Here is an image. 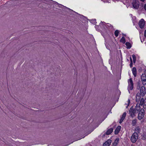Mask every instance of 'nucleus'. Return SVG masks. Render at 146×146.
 Instances as JSON below:
<instances>
[{"label": "nucleus", "instance_id": "18", "mask_svg": "<svg viewBox=\"0 0 146 146\" xmlns=\"http://www.w3.org/2000/svg\"><path fill=\"white\" fill-rule=\"evenodd\" d=\"M137 123V119H134L132 121V124L133 126L135 125Z\"/></svg>", "mask_w": 146, "mask_h": 146}, {"label": "nucleus", "instance_id": "9", "mask_svg": "<svg viewBox=\"0 0 146 146\" xmlns=\"http://www.w3.org/2000/svg\"><path fill=\"white\" fill-rule=\"evenodd\" d=\"M111 142V139H108L103 144V146H109Z\"/></svg>", "mask_w": 146, "mask_h": 146}, {"label": "nucleus", "instance_id": "21", "mask_svg": "<svg viewBox=\"0 0 146 146\" xmlns=\"http://www.w3.org/2000/svg\"><path fill=\"white\" fill-rule=\"evenodd\" d=\"M135 131L138 133L140 132V129L139 127H136V128L135 129Z\"/></svg>", "mask_w": 146, "mask_h": 146}, {"label": "nucleus", "instance_id": "17", "mask_svg": "<svg viewBox=\"0 0 146 146\" xmlns=\"http://www.w3.org/2000/svg\"><path fill=\"white\" fill-rule=\"evenodd\" d=\"M125 45L127 46V48H130L131 47V44L129 42H126Z\"/></svg>", "mask_w": 146, "mask_h": 146}, {"label": "nucleus", "instance_id": "11", "mask_svg": "<svg viewBox=\"0 0 146 146\" xmlns=\"http://www.w3.org/2000/svg\"><path fill=\"white\" fill-rule=\"evenodd\" d=\"M135 108L136 109V110L138 112H139V111L141 109L140 104L139 103H138L136 105Z\"/></svg>", "mask_w": 146, "mask_h": 146}, {"label": "nucleus", "instance_id": "25", "mask_svg": "<svg viewBox=\"0 0 146 146\" xmlns=\"http://www.w3.org/2000/svg\"><path fill=\"white\" fill-rule=\"evenodd\" d=\"M128 105H127V106L126 107V108H128L129 105V104H130V100L129 99L128 100Z\"/></svg>", "mask_w": 146, "mask_h": 146}, {"label": "nucleus", "instance_id": "38", "mask_svg": "<svg viewBox=\"0 0 146 146\" xmlns=\"http://www.w3.org/2000/svg\"><path fill=\"white\" fill-rule=\"evenodd\" d=\"M103 136H105V135H103Z\"/></svg>", "mask_w": 146, "mask_h": 146}, {"label": "nucleus", "instance_id": "4", "mask_svg": "<svg viewBox=\"0 0 146 146\" xmlns=\"http://www.w3.org/2000/svg\"><path fill=\"white\" fill-rule=\"evenodd\" d=\"M144 110L141 108L139 111L138 114V118L139 119H141L144 117Z\"/></svg>", "mask_w": 146, "mask_h": 146}, {"label": "nucleus", "instance_id": "20", "mask_svg": "<svg viewBox=\"0 0 146 146\" xmlns=\"http://www.w3.org/2000/svg\"><path fill=\"white\" fill-rule=\"evenodd\" d=\"M119 31L118 30H116L115 32V35L116 37H117L118 35Z\"/></svg>", "mask_w": 146, "mask_h": 146}, {"label": "nucleus", "instance_id": "22", "mask_svg": "<svg viewBox=\"0 0 146 146\" xmlns=\"http://www.w3.org/2000/svg\"><path fill=\"white\" fill-rule=\"evenodd\" d=\"M124 119H125L124 118L121 117V118L120 119L119 123H122V122H123V120H124Z\"/></svg>", "mask_w": 146, "mask_h": 146}, {"label": "nucleus", "instance_id": "32", "mask_svg": "<svg viewBox=\"0 0 146 146\" xmlns=\"http://www.w3.org/2000/svg\"><path fill=\"white\" fill-rule=\"evenodd\" d=\"M135 61H136V59H135V60L133 59V61L134 63H135Z\"/></svg>", "mask_w": 146, "mask_h": 146}, {"label": "nucleus", "instance_id": "24", "mask_svg": "<svg viewBox=\"0 0 146 146\" xmlns=\"http://www.w3.org/2000/svg\"><path fill=\"white\" fill-rule=\"evenodd\" d=\"M132 58H133V59H136V56H135V55L134 54H133L132 55Z\"/></svg>", "mask_w": 146, "mask_h": 146}, {"label": "nucleus", "instance_id": "2", "mask_svg": "<svg viewBox=\"0 0 146 146\" xmlns=\"http://www.w3.org/2000/svg\"><path fill=\"white\" fill-rule=\"evenodd\" d=\"M138 138V135L137 132L134 133L131 137V140L133 143H135Z\"/></svg>", "mask_w": 146, "mask_h": 146}, {"label": "nucleus", "instance_id": "3", "mask_svg": "<svg viewBox=\"0 0 146 146\" xmlns=\"http://www.w3.org/2000/svg\"><path fill=\"white\" fill-rule=\"evenodd\" d=\"M133 7L135 9H137L139 7L140 3L138 0H133L132 3Z\"/></svg>", "mask_w": 146, "mask_h": 146}, {"label": "nucleus", "instance_id": "35", "mask_svg": "<svg viewBox=\"0 0 146 146\" xmlns=\"http://www.w3.org/2000/svg\"><path fill=\"white\" fill-rule=\"evenodd\" d=\"M143 139H144V140H145V139H146V136L145 137H144V138H143Z\"/></svg>", "mask_w": 146, "mask_h": 146}, {"label": "nucleus", "instance_id": "15", "mask_svg": "<svg viewBox=\"0 0 146 146\" xmlns=\"http://www.w3.org/2000/svg\"><path fill=\"white\" fill-rule=\"evenodd\" d=\"M119 141V139L117 138L114 141L113 144V146H116L118 144Z\"/></svg>", "mask_w": 146, "mask_h": 146}, {"label": "nucleus", "instance_id": "8", "mask_svg": "<svg viewBox=\"0 0 146 146\" xmlns=\"http://www.w3.org/2000/svg\"><path fill=\"white\" fill-rule=\"evenodd\" d=\"M145 24V21L143 19H141L139 23V25L141 28L143 27Z\"/></svg>", "mask_w": 146, "mask_h": 146}, {"label": "nucleus", "instance_id": "14", "mask_svg": "<svg viewBox=\"0 0 146 146\" xmlns=\"http://www.w3.org/2000/svg\"><path fill=\"white\" fill-rule=\"evenodd\" d=\"M132 73L135 77L137 75V70L136 69L135 67H133L132 69Z\"/></svg>", "mask_w": 146, "mask_h": 146}, {"label": "nucleus", "instance_id": "37", "mask_svg": "<svg viewBox=\"0 0 146 146\" xmlns=\"http://www.w3.org/2000/svg\"><path fill=\"white\" fill-rule=\"evenodd\" d=\"M123 35L124 36H125V35Z\"/></svg>", "mask_w": 146, "mask_h": 146}, {"label": "nucleus", "instance_id": "33", "mask_svg": "<svg viewBox=\"0 0 146 146\" xmlns=\"http://www.w3.org/2000/svg\"><path fill=\"white\" fill-rule=\"evenodd\" d=\"M144 100L145 101V102L146 103V98H145Z\"/></svg>", "mask_w": 146, "mask_h": 146}, {"label": "nucleus", "instance_id": "34", "mask_svg": "<svg viewBox=\"0 0 146 146\" xmlns=\"http://www.w3.org/2000/svg\"><path fill=\"white\" fill-rule=\"evenodd\" d=\"M130 58V61H131H131H132L131 58Z\"/></svg>", "mask_w": 146, "mask_h": 146}, {"label": "nucleus", "instance_id": "5", "mask_svg": "<svg viewBox=\"0 0 146 146\" xmlns=\"http://www.w3.org/2000/svg\"><path fill=\"white\" fill-rule=\"evenodd\" d=\"M128 90H131L133 89V83L132 80L131 78H130L128 81Z\"/></svg>", "mask_w": 146, "mask_h": 146}, {"label": "nucleus", "instance_id": "13", "mask_svg": "<svg viewBox=\"0 0 146 146\" xmlns=\"http://www.w3.org/2000/svg\"><path fill=\"white\" fill-rule=\"evenodd\" d=\"M141 96L139 94L137 93L136 95V101L137 102H139Z\"/></svg>", "mask_w": 146, "mask_h": 146}, {"label": "nucleus", "instance_id": "23", "mask_svg": "<svg viewBox=\"0 0 146 146\" xmlns=\"http://www.w3.org/2000/svg\"><path fill=\"white\" fill-rule=\"evenodd\" d=\"M126 112H124L123 113V115H122L121 117L125 118V117L126 116Z\"/></svg>", "mask_w": 146, "mask_h": 146}, {"label": "nucleus", "instance_id": "16", "mask_svg": "<svg viewBox=\"0 0 146 146\" xmlns=\"http://www.w3.org/2000/svg\"><path fill=\"white\" fill-rule=\"evenodd\" d=\"M145 101L144 100V98H142L140 100V105L143 106V104H145Z\"/></svg>", "mask_w": 146, "mask_h": 146}, {"label": "nucleus", "instance_id": "29", "mask_svg": "<svg viewBox=\"0 0 146 146\" xmlns=\"http://www.w3.org/2000/svg\"><path fill=\"white\" fill-rule=\"evenodd\" d=\"M144 9L145 10H146V4L144 5Z\"/></svg>", "mask_w": 146, "mask_h": 146}, {"label": "nucleus", "instance_id": "10", "mask_svg": "<svg viewBox=\"0 0 146 146\" xmlns=\"http://www.w3.org/2000/svg\"><path fill=\"white\" fill-rule=\"evenodd\" d=\"M121 129V126H118L115 131V134L116 135L118 134L119 132Z\"/></svg>", "mask_w": 146, "mask_h": 146}, {"label": "nucleus", "instance_id": "26", "mask_svg": "<svg viewBox=\"0 0 146 146\" xmlns=\"http://www.w3.org/2000/svg\"><path fill=\"white\" fill-rule=\"evenodd\" d=\"M132 64H133V63H132V61H131V63L130 64V66L131 67H132Z\"/></svg>", "mask_w": 146, "mask_h": 146}, {"label": "nucleus", "instance_id": "19", "mask_svg": "<svg viewBox=\"0 0 146 146\" xmlns=\"http://www.w3.org/2000/svg\"><path fill=\"white\" fill-rule=\"evenodd\" d=\"M120 41L122 42L123 44L125 43V40L124 36H122L120 40Z\"/></svg>", "mask_w": 146, "mask_h": 146}, {"label": "nucleus", "instance_id": "28", "mask_svg": "<svg viewBox=\"0 0 146 146\" xmlns=\"http://www.w3.org/2000/svg\"><path fill=\"white\" fill-rule=\"evenodd\" d=\"M144 36L145 37H146V30H145L144 32Z\"/></svg>", "mask_w": 146, "mask_h": 146}, {"label": "nucleus", "instance_id": "1", "mask_svg": "<svg viewBox=\"0 0 146 146\" xmlns=\"http://www.w3.org/2000/svg\"><path fill=\"white\" fill-rule=\"evenodd\" d=\"M130 115L131 117H133L135 116V114L138 113L135 108H133V106H132L129 111Z\"/></svg>", "mask_w": 146, "mask_h": 146}, {"label": "nucleus", "instance_id": "7", "mask_svg": "<svg viewBox=\"0 0 146 146\" xmlns=\"http://www.w3.org/2000/svg\"><path fill=\"white\" fill-rule=\"evenodd\" d=\"M140 93L141 95L142 96H143L145 93V87L143 86H142L140 89Z\"/></svg>", "mask_w": 146, "mask_h": 146}, {"label": "nucleus", "instance_id": "36", "mask_svg": "<svg viewBox=\"0 0 146 146\" xmlns=\"http://www.w3.org/2000/svg\"><path fill=\"white\" fill-rule=\"evenodd\" d=\"M131 146H134V145H131Z\"/></svg>", "mask_w": 146, "mask_h": 146}, {"label": "nucleus", "instance_id": "31", "mask_svg": "<svg viewBox=\"0 0 146 146\" xmlns=\"http://www.w3.org/2000/svg\"><path fill=\"white\" fill-rule=\"evenodd\" d=\"M108 26H109V27H110V26H111V25L110 24H108Z\"/></svg>", "mask_w": 146, "mask_h": 146}, {"label": "nucleus", "instance_id": "12", "mask_svg": "<svg viewBox=\"0 0 146 146\" xmlns=\"http://www.w3.org/2000/svg\"><path fill=\"white\" fill-rule=\"evenodd\" d=\"M113 129L112 128H111L108 129L106 133V134L107 135L110 134L113 131Z\"/></svg>", "mask_w": 146, "mask_h": 146}, {"label": "nucleus", "instance_id": "27", "mask_svg": "<svg viewBox=\"0 0 146 146\" xmlns=\"http://www.w3.org/2000/svg\"><path fill=\"white\" fill-rule=\"evenodd\" d=\"M143 108L144 109H146V103L145 104H145H143Z\"/></svg>", "mask_w": 146, "mask_h": 146}, {"label": "nucleus", "instance_id": "6", "mask_svg": "<svg viewBox=\"0 0 146 146\" xmlns=\"http://www.w3.org/2000/svg\"><path fill=\"white\" fill-rule=\"evenodd\" d=\"M141 80L142 83L144 85H146V75L145 74H143L141 76Z\"/></svg>", "mask_w": 146, "mask_h": 146}, {"label": "nucleus", "instance_id": "30", "mask_svg": "<svg viewBox=\"0 0 146 146\" xmlns=\"http://www.w3.org/2000/svg\"><path fill=\"white\" fill-rule=\"evenodd\" d=\"M140 88V86H137V88L138 89H139Z\"/></svg>", "mask_w": 146, "mask_h": 146}]
</instances>
